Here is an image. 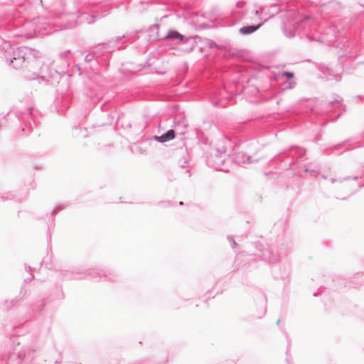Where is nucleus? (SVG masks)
Wrapping results in <instances>:
<instances>
[{
	"label": "nucleus",
	"mask_w": 364,
	"mask_h": 364,
	"mask_svg": "<svg viewBox=\"0 0 364 364\" xmlns=\"http://www.w3.org/2000/svg\"><path fill=\"white\" fill-rule=\"evenodd\" d=\"M301 23L304 25L305 33L310 40L324 42L328 41V38H326L325 36L332 37L335 36V28L333 26L328 28L327 31H323L324 33L322 36H319L321 28L316 21L309 17L304 18Z\"/></svg>",
	"instance_id": "1"
},
{
	"label": "nucleus",
	"mask_w": 364,
	"mask_h": 364,
	"mask_svg": "<svg viewBox=\"0 0 364 364\" xmlns=\"http://www.w3.org/2000/svg\"><path fill=\"white\" fill-rule=\"evenodd\" d=\"M33 54L34 58H37L39 56V52L36 50H33L26 47L18 48L14 52V60H25L28 58V54Z\"/></svg>",
	"instance_id": "2"
},
{
	"label": "nucleus",
	"mask_w": 364,
	"mask_h": 364,
	"mask_svg": "<svg viewBox=\"0 0 364 364\" xmlns=\"http://www.w3.org/2000/svg\"><path fill=\"white\" fill-rule=\"evenodd\" d=\"M264 22H262L259 23L257 26H243L240 28L239 32L240 34L244 36L251 34L255 31H257L264 24Z\"/></svg>",
	"instance_id": "3"
},
{
	"label": "nucleus",
	"mask_w": 364,
	"mask_h": 364,
	"mask_svg": "<svg viewBox=\"0 0 364 364\" xmlns=\"http://www.w3.org/2000/svg\"><path fill=\"white\" fill-rule=\"evenodd\" d=\"M165 38L173 40L176 42H182L184 36L176 31H169Z\"/></svg>",
	"instance_id": "4"
},
{
	"label": "nucleus",
	"mask_w": 364,
	"mask_h": 364,
	"mask_svg": "<svg viewBox=\"0 0 364 364\" xmlns=\"http://www.w3.org/2000/svg\"><path fill=\"white\" fill-rule=\"evenodd\" d=\"M24 26L29 28H33V33H26L25 36L26 38H32L33 36H35L37 33H40V30L38 28L37 26L33 28V23L31 22L26 23Z\"/></svg>",
	"instance_id": "5"
},
{
	"label": "nucleus",
	"mask_w": 364,
	"mask_h": 364,
	"mask_svg": "<svg viewBox=\"0 0 364 364\" xmlns=\"http://www.w3.org/2000/svg\"><path fill=\"white\" fill-rule=\"evenodd\" d=\"M76 24H77L76 16L75 14H73L69 18L68 24L63 25V28H72V27L75 26Z\"/></svg>",
	"instance_id": "6"
},
{
	"label": "nucleus",
	"mask_w": 364,
	"mask_h": 364,
	"mask_svg": "<svg viewBox=\"0 0 364 364\" xmlns=\"http://www.w3.org/2000/svg\"><path fill=\"white\" fill-rule=\"evenodd\" d=\"M176 132L173 129L167 131L166 133L162 134L160 136H175Z\"/></svg>",
	"instance_id": "7"
},
{
	"label": "nucleus",
	"mask_w": 364,
	"mask_h": 364,
	"mask_svg": "<svg viewBox=\"0 0 364 364\" xmlns=\"http://www.w3.org/2000/svg\"><path fill=\"white\" fill-rule=\"evenodd\" d=\"M281 75H282V76H284V77H289V78H292V77H294V74L293 73H291V72H287V71L282 72V73H281Z\"/></svg>",
	"instance_id": "8"
},
{
	"label": "nucleus",
	"mask_w": 364,
	"mask_h": 364,
	"mask_svg": "<svg viewBox=\"0 0 364 364\" xmlns=\"http://www.w3.org/2000/svg\"><path fill=\"white\" fill-rule=\"evenodd\" d=\"M331 104L332 106L336 107H339L341 105V101L338 99H336L335 101L331 102Z\"/></svg>",
	"instance_id": "9"
},
{
	"label": "nucleus",
	"mask_w": 364,
	"mask_h": 364,
	"mask_svg": "<svg viewBox=\"0 0 364 364\" xmlns=\"http://www.w3.org/2000/svg\"><path fill=\"white\" fill-rule=\"evenodd\" d=\"M159 139H160L159 141L161 142H164L166 141L167 139H168L169 138H158Z\"/></svg>",
	"instance_id": "10"
},
{
	"label": "nucleus",
	"mask_w": 364,
	"mask_h": 364,
	"mask_svg": "<svg viewBox=\"0 0 364 364\" xmlns=\"http://www.w3.org/2000/svg\"><path fill=\"white\" fill-rule=\"evenodd\" d=\"M289 87L291 88L294 86L295 85V82H290L289 83Z\"/></svg>",
	"instance_id": "11"
},
{
	"label": "nucleus",
	"mask_w": 364,
	"mask_h": 364,
	"mask_svg": "<svg viewBox=\"0 0 364 364\" xmlns=\"http://www.w3.org/2000/svg\"><path fill=\"white\" fill-rule=\"evenodd\" d=\"M262 10H260V11H256L255 14L256 15H258L259 14L262 13Z\"/></svg>",
	"instance_id": "12"
},
{
	"label": "nucleus",
	"mask_w": 364,
	"mask_h": 364,
	"mask_svg": "<svg viewBox=\"0 0 364 364\" xmlns=\"http://www.w3.org/2000/svg\"><path fill=\"white\" fill-rule=\"evenodd\" d=\"M13 60H14V58L12 59H10V60L7 59V61H9L10 63H13Z\"/></svg>",
	"instance_id": "13"
},
{
	"label": "nucleus",
	"mask_w": 364,
	"mask_h": 364,
	"mask_svg": "<svg viewBox=\"0 0 364 364\" xmlns=\"http://www.w3.org/2000/svg\"><path fill=\"white\" fill-rule=\"evenodd\" d=\"M69 52H70L69 50L65 51V52L64 53V55H65V56H66V55H67V54H68V53H69Z\"/></svg>",
	"instance_id": "14"
},
{
	"label": "nucleus",
	"mask_w": 364,
	"mask_h": 364,
	"mask_svg": "<svg viewBox=\"0 0 364 364\" xmlns=\"http://www.w3.org/2000/svg\"><path fill=\"white\" fill-rule=\"evenodd\" d=\"M177 134H179V135L183 134V133H182V132H181V133L178 132Z\"/></svg>",
	"instance_id": "15"
}]
</instances>
